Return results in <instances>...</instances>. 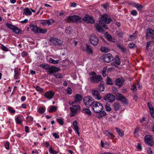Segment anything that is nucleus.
Masks as SVG:
<instances>
[{
    "instance_id": "44",
    "label": "nucleus",
    "mask_w": 154,
    "mask_h": 154,
    "mask_svg": "<svg viewBox=\"0 0 154 154\" xmlns=\"http://www.w3.org/2000/svg\"><path fill=\"white\" fill-rule=\"evenodd\" d=\"M150 112L151 115V116L154 118V109H153L150 110ZM152 131L154 132V126L152 127Z\"/></svg>"
},
{
    "instance_id": "26",
    "label": "nucleus",
    "mask_w": 154,
    "mask_h": 154,
    "mask_svg": "<svg viewBox=\"0 0 154 154\" xmlns=\"http://www.w3.org/2000/svg\"><path fill=\"white\" fill-rule=\"evenodd\" d=\"M113 108L114 109L115 111L119 110L120 107V104L118 102H115L113 104Z\"/></svg>"
},
{
    "instance_id": "62",
    "label": "nucleus",
    "mask_w": 154,
    "mask_h": 154,
    "mask_svg": "<svg viewBox=\"0 0 154 154\" xmlns=\"http://www.w3.org/2000/svg\"><path fill=\"white\" fill-rule=\"evenodd\" d=\"M100 25H101L103 27H104L106 29H108V28L107 27V26L105 25V23H100Z\"/></svg>"
},
{
    "instance_id": "14",
    "label": "nucleus",
    "mask_w": 154,
    "mask_h": 154,
    "mask_svg": "<svg viewBox=\"0 0 154 154\" xmlns=\"http://www.w3.org/2000/svg\"><path fill=\"white\" fill-rule=\"evenodd\" d=\"M125 80L123 77L117 78L115 81V83L116 85L118 86L119 88L123 86Z\"/></svg>"
},
{
    "instance_id": "9",
    "label": "nucleus",
    "mask_w": 154,
    "mask_h": 154,
    "mask_svg": "<svg viewBox=\"0 0 154 154\" xmlns=\"http://www.w3.org/2000/svg\"><path fill=\"white\" fill-rule=\"evenodd\" d=\"M6 26L9 29H11L13 31L17 34L21 33V30L17 27L9 23L6 24Z\"/></svg>"
},
{
    "instance_id": "23",
    "label": "nucleus",
    "mask_w": 154,
    "mask_h": 154,
    "mask_svg": "<svg viewBox=\"0 0 154 154\" xmlns=\"http://www.w3.org/2000/svg\"><path fill=\"white\" fill-rule=\"evenodd\" d=\"M105 35L106 39L109 41L112 42H115V39L113 38L112 36L110 35L107 32L105 33Z\"/></svg>"
},
{
    "instance_id": "36",
    "label": "nucleus",
    "mask_w": 154,
    "mask_h": 154,
    "mask_svg": "<svg viewBox=\"0 0 154 154\" xmlns=\"http://www.w3.org/2000/svg\"><path fill=\"white\" fill-rule=\"evenodd\" d=\"M105 108L107 112H110L111 111L112 109L110 107V105L107 103H106L105 105Z\"/></svg>"
},
{
    "instance_id": "50",
    "label": "nucleus",
    "mask_w": 154,
    "mask_h": 154,
    "mask_svg": "<svg viewBox=\"0 0 154 154\" xmlns=\"http://www.w3.org/2000/svg\"><path fill=\"white\" fill-rule=\"evenodd\" d=\"M8 111L11 113H14L15 112V111L11 107H8Z\"/></svg>"
},
{
    "instance_id": "29",
    "label": "nucleus",
    "mask_w": 154,
    "mask_h": 154,
    "mask_svg": "<svg viewBox=\"0 0 154 154\" xmlns=\"http://www.w3.org/2000/svg\"><path fill=\"white\" fill-rule=\"evenodd\" d=\"M114 62V63L113 64L114 65H115V64L118 65H119L120 64L121 62L120 61V59L119 57H117L115 58Z\"/></svg>"
},
{
    "instance_id": "49",
    "label": "nucleus",
    "mask_w": 154,
    "mask_h": 154,
    "mask_svg": "<svg viewBox=\"0 0 154 154\" xmlns=\"http://www.w3.org/2000/svg\"><path fill=\"white\" fill-rule=\"evenodd\" d=\"M4 145L5 148L8 149L9 148V143L8 142L5 141L4 142Z\"/></svg>"
},
{
    "instance_id": "21",
    "label": "nucleus",
    "mask_w": 154,
    "mask_h": 154,
    "mask_svg": "<svg viewBox=\"0 0 154 154\" xmlns=\"http://www.w3.org/2000/svg\"><path fill=\"white\" fill-rule=\"evenodd\" d=\"M30 8H25L23 11V14L26 16L30 15L32 14Z\"/></svg>"
},
{
    "instance_id": "11",
    "label": "nucleus",
    "mask_w": 154,
    "mask_h": 154,
    "mask_svg": "<svg viewBox=\"0 0 154 154\" xmlns=\"http://www.w3.org/2000/svg\"><path fill=\"white\" fill-rule=\"evenodd\" d=\"M68 20H71L74 23H79L81 22V18L79 16L74 15L73 16H69L68 18Z\"/></svg>"
},
{
    "instance_id": "27",
    "label": "nucleus",
    "mask_w": 154,
    "mask_h": 154,
    "mask_svg": "<svg viewBox=\"0 0 154 154\" xmlns=\"http://www.w3.org/2000/svg\"><path fill=\"white\" fill-rule=\"evenodd\" d=\"M86 51H87V52L88 54H93V51L90 45L86 44Z\"/></svg>"
},
{
    "instance_id": "4",
    "label": "nucleus",
    "mask_w": 154,
    "mask_h": 154,
    "mask_svg": "<svg viewBox=\"0 0 154 154\" xmlns=\"http://www.w3.org/2000/svg\"><path fill=\"white\" fill-rule=\"evenodd\" d=\"M112 20L110 17L105 14H103L101 17V19L99 21V23H104L109 24Z\"/></svg>"
},
{
    "instance_id": "43",
    "label": "nucleus",
    "mask_w": 154,
    "mask_h": 154,
    "mask_svg": "<svg viewBox=\"0 0 154 154\" xmlns=\"http://www.w3.org/2000/svg\"><path fill=\"white\" fill-rule=\"evenodd\" d=\"M57 121L59 123L60 125H63V124L64 122L62 118L57 119Z\"/></svg>"
},
{
    "instance_id": "13",
    "label": "nucleus",
    "mask_w": 154,
    "mask_h": 154,
    "mask_svg": "<svg viewBox=\"0 0 154 154\" xmlns=\"http://www.w3.org/2000/svg\"><path fill=\"white\" fill-rule=\"evenodd\" d=\"M91 92L92 96L95 99L97 100H100L101 99V96L98 90H93L91 91Z\"/></svg>"
},
{
    "instance_id": "32",
    "label": "nucleus",
    "mask_w": 154,
    "mask_h": 154,
    "mask_svg": "<svg viewBox=\"0 0 154 154\" xmlns=\"http://www.w3.org/2000/svg\"><path fill=\"white\" fill-rule=\"evenodd\" d=\"M57 109V107L54 106H50L48 112L50 113H51L55 111Z\"/></svg>"
},
{
    "instance_id": "59",
    "label": "nucleus",
    "mask_w": 154,
    "mask_h": 154,
    "mask_svg": "<svg viewBox=\"0 0 154 154\" xmlns=\"http://www.w3.org/2000/svg\"><path fill=\"white\" fill-rule=\"evenodd\" d=\"M53 135L54 137L55 138H59V135L57 133H54L53 134Z\"/></svg>"
},
{
    "instance_id": "28",
    "label": "nucleus",
    "mask_w": 154,
    "mask_h": 154,
    "mask_svg": "<svg viewBox=\"0 0 154 154\" xmlns=\"http://www.w3.org/2000/svg\"><path fill=\"white\" fill-rule=\"evenodd\" d=\"M82 112L85 114L88 115L89 116H91L92 114L91 112L89 109L88 108L83 109L82 110Z\"/></svg>"
},
{
    "instance_id": "63",
    "label": "nucleus",
    "mask_w": 154,
    "mask_h": 154,
    "mask_svg": "<svg viewBox=\"0 0 154 154\" xmlns=\"http://www.w3.org/2000/svg\"><path fill=\"white\" fill-rule=\"evenodd\" d=\"M147 152L148 154H152V152L150 148H148L147 149Z\"/></svg>"
},
{
    "instance_id": "20",
    "label": "nucleus",
    "mask_w": 154,
    "mask_h": 154,
    "mask_svg": "<svg viewBox=\"0 0 154 154\" xmlns=\"http://www.w3.org/2000/svg\"><path fill=\"white\" fill-rule=\"evenodd\" d=\"M154 32V30L150 28L147 29L146 30V38L147 39Z\"/></svg>"
},
{
    "instance_id": "22",
    "label": "nucleus",
    "mask_w": 154,
    "mask_h": 154,
    "mask_svg": "<svg viewBox=\"0 0 154 154\" xmlns=\"http://www.w3.org/2000/svg\"><path fill=\"white\" fill-rule=\"evenodd\" d=\"M82 99V97L81 94H76L75 98V101L74 102H73L72 103H77L79 102H80Z\"/></svg>"
},
{
    "instance_id": "61",
    "label": "nucleus",
    "mask_w": 154,
    "mask_h": 154,
    "mask_svg": "<svg viewBox=\"0 0 154 154\" xmlns=\"http://www.w3.org/2000/svg\"><path fill=\"white\" fill-rule=\"evenodd\" d=\"M147 106L149 108L150 110L153 109V108L152 107V105L149 102L148 103Z\"/></svg>"
},
{
    "instance_id": "52",
    "label": "nucleus",
    "mask_w": 154,
    "mask_h": 154,
    "mask_svg": "<svg viewBox=\"0 0 154 154\" xmlns=\"http://www.w3.org/2000/svg\"><path fill=\"white\" fill-rule=\"evenodd\" d=\"M136 46V45L135 44L131 42L128 45V46L130 48H134Z\"/></svg>"
},
{
    "instance_id": "12",
    "label": "nucleus",
    "mask_w": 154,
    "mask_h": 154,
    "mask_svg": "<svg viewBox=\"0 0 154 154\" xmlns=\"http://www.w3.org/2000/svg\"><path fill=\"white\" fill-rule=\"evenodd\" d=\"M115 97L112 94H109L104 97L103 99L105 101H108L110 103H112L114 101Z\"/></svg>"
},
{
    "instance_id": "31",
    "label": "nucleus",
    "mask_w": 154,
    "mask_h": 154,
    "mask_svg": "<svg viewBox=\"0 0 154 154\" xmlns=\"http://www.w3.org/2000/svg\"><path fill=\"white\" fill-rule=\"evenodd\" d=\"M100 50L103 52L107 53L109 52L110 50L108 48L101 46L100 48Z\"/></svg>"
},
{
    "instance_id": "34",
    "label": "nucleus",
    "mask_w": 154,
    "mask_h": 154,
    "mask_svg": "<svg viewBox=\"0 0 154 154\" xmlns=\"http://www.w3.org/2000/svg\"><path fill=\"white\" fill-rule=\"evenodd\" d=\"M59 61L60 60H54L51 58H50L49 60V62L50 63H51L54 64L58 63Z\"/></svg>"
},
{
    "instance_id": "10",
    "label": "nucleus",
    "mask_w": 154,
    "mask_h": 154,
    "mask_svg": "<svg viewBox=\"0 0 154 154\" xmlns=\"http://www.w3.org/2000/svg\"><path fill=\"white\" fill-rule=\"evenodd\" d=\"M90 42L91 44L94 46L97 45L99 42L98 39L97 37L94 35H91L90 37Z\"/></svg>"
},
{
    "instance_id": "57",
    "label": "nucleus",
    "mask_w": 154,
    "mask_h": 154,
    "mask_svg": "<svg viewBox=\"0 0 154 154\" xmlns=\"http://www.w3.org/2000/svg\"><path fill=\"white\" fill-rule=\"evenodd\" d=\"M131 89L133 91H135L137 90V88L134 85H133L131 86Z\"/></svg>"
},
{
    "instance_id": "40",
    "label": "nucleus",
    "mask_w": 154,
    "mask_h": 154,
    "mask_svg": "<svg viewBox=\"0 0 154 154\" xmlns=\"http://www.w3.org/2000/svg\"><path fill=\"white\" fill-rule=\"evenodd\" d=\"M49 152L51 154H57L58 152L55 150H54L51 147H50L49 149Z\"/></svg>"
},
{
    "instance_id": "25",
    "label": "nucleus",
    "mask_w": 154,
    "mask_h": 154,
    "mask_svg": "<svg viewBox=\"0 0 154 154\" xmlns=\"http://www.w3.org/2000/svg\"><path fill=\"white\" fill-rule=\"evenodd\" d=\"M94 25L95 27L96 28L97 30L99 32H103L104 30L100 24L98 23H95Z\"/></svg>"
},
{
    "instance_id": "48",
    "label": "nucleus",
    "mask_w": 154,
    "mask_h": 154,
    "mask_svg": "<svg viewBox=\"0 0 154 154\" xmlns=\"http://www.w3.org/2000/svg\"><path fill=\"white\" fill-rule=\"evenodd\" d=\"M129 37L130 39V40L133 41L136 38V36L134 35V34H133V35H130Z\"/></svg>"
},
{
    "instance_id": "46",
    "label": "nucleus",
    "mask_w": 154,
    "mask_h": 154,
    "mask_svg": "<svg viewBox=\"0 0 154 154\" xmlns=\"http://www.w3.org/2000/svg\"><path fill=\"white\" fill-rule=\"evenodd\" d=\"M106 83L107 84L110 85H112V80L109 77L107 78L106 80Z\"/></svg>"
},
{
    "instance_id": "51",
    "label": "nucleus",
    "mask_w": 154,
    "mask_h": 154,
    "mask_svg": "<svg viewBox=\"0 0 154 154\" xmlns=\"http://www.w3.org/2000/svg\"><path fill=\"white\" fill-rule=\"evenodd\" d=\"M1 48L4 51H8V48L5 47L4 45H1Z\"/></svg>"
},
{
    "instance_id": "16",
    "label": "nucleus",
    "mask_w": 154,
    "mask_h": 154,
    "mask_svg": "<svg viewBox=\"0 0 154 154\" xmlns=\"http://www.w3.org/2000/svg\"><path fill=\"white\" fill-rule=\"evenodd\" d=\"M102 79V78L101 76H92L90 79V81L91 82L95 83H97L101 81Z\"/></svg>"
},
{
    "instance_id": "41",
    "label": "nucleus",
    "mask_w": 154,
    "mask_h": 154,
    "mask_svg": "<svg viewBox=\"0 0 154 154\" xmlns=\"http://www.w3.org/2000/svg\"><path fill=\"white\" fill-rule=\"evenodd\" d=\"M45 111V109L43 107H40L38 109V112L41 113H43Z\"/></svg>"
},
{
    "instance_id": "42",
    "label": "nucleus",
    "mask_w": 154,
    "mask_h": 154,
    "mask_svg": "<svg viewBox=\"0 0 154 154\" xmlns=\"http://www.w3.org/2000/svg\"><path fill=\"white\" fill-rule=\"evenodd\" d=\"M98 89L101 91H103L105 89V87L104 85L102 84L100 85Z\"/></svg>"
},
{
    "instance_id": "15",
    "label": "nucleus",
    "mask_w": 154,
    "mask_h": 154,
    "mask_svg": "<svg viewBox=\"0 0 154 154\" xmlns=\"http://www.w3.org/2000/svg\"><path fill=\"white\" fill-rule=\"evenodd\" d=\"M145 143L148 145L152 146L153 145V140L151 136L149 135H146L145 137Z\"/></svg>"
},
{
    "instance_id": "24",
    "label": "nucleus",
    "mask_w": 154,
    "mask_h": 154,
    "mask_svg": "<svg viewBox=\"0 0 154 154\" xmlns=\"http://www.w3.org/2000/svg\"><path fill=\"white\" fill-rule=\"evenodd\" d=\"M73 128L75 131L79 135V133L78 130V126L77 122L76 121H75L73 123Z\"/></svg>"
},
{
    "instance_id": "38",
    "label": "nucleus",
    "mask_w": 154,
    "mask_h": 154,
    "mask_svg": "<svg viewBox=\"0 0 154 154\" xmlns=\"http://www.w3.org/2000/svg\"><path fill=\"white\" fill-rule=\"evenodd\" d=\"M14 78L15 79H17L18 78V76L20 75L19 72L17 70H14Z\"/></svg>"
},
{
    "instance_id": "7",
    "label": "nucleus",
    "mask_w": 154,
    "mask_h": 154,
    "mask_svg": "<svg viewBox=\"0 0 154 154\" xmlns=\"http://www.w3.org/2000/svg\"><path fill=\"white\" fill-rule=\"evenodd\" d=\"M114 58L112 55L110 53L104 54L102 56V60L104 62L107 63L110 62Z\"/></svg>"
},
{
    "instance_id": "37",
    "label": "nucleus",
    "mask_w": 154,
    "mask_h": 154,
    "mask_svg": "<svg viewBox=\"0 0 154 154\" xmlns=\"http://www.w3.org/2000/svg\"><path fill=\"white\" fill-rule=\"evenodd\" d=\"M16 121L17 123L18 124H20L22 123V119L21 116H18L16 119Z\"/></svg>"
},
{
    "instance_id": "58",
    "label": "nucleus",
    "mask_w": 154,
    "mask_h": 154,
    "mask_svg": "<svg viewBox=\"0 0 154 154\" xmlns=\"http://www.w3.org/2000/svg\"><path fill=\"white\" fill-rule=\"evenodd\" d=\"M106 69L104 68L102 72V74L103 77H105L106 75Z\"/></svg>"
},
{
    "instance_id": "45",
    "label": "nucleus",
    "mask_w": 154,
    "mask_h": 154,
    "mask_svg": "<svg viewBox=\"0 0 154 154\" xmlns=\"http://www.w3.org/2000/svg\"><path fill=\"white\" fill-rule=\"evenodd\" d=\"M118 47L121 50V51L124 52H125L126 51V49L125 47H123L120 45H118Z\"/></svg>"
},
{
    "instance_id": "39",
    "label": "nucleus",
    "mask_w": 154,
    "mask_h": 154,
    "mask_svg": "<svg viewBox=\"0 0 154 154\" xmlns=\"http://www.w3.org/2000/svg\"><path fill=\"white\" fill-rule=\"evenodd\" d=\"M35 88L37 91L39 92L40 93H42L43 91V88H40L38 86H36Z\"/></svg>"
},
{
    "instance_id": "54",
    "label": "nucleus",
    "mask_w": 154,
    "mask_h": 154,
    "mask_svg": "<svg viewBox=\"0 0 154 154\" xmlns=\"http://www.w3.org/2000/svg\"><path fill=\"white\" fill-rule=\"evenodd\" d=\"M47 32V30L46 29H42L40 28L39 33H45Z\"/></svg>"
},
{
    "instance_id": "3",
    "label": "nucleus",
    "mask_w": 154,
    "mask_h": 154,
    "mask_svg": "<svg viewBox=\"0 0 154 154\" xmlns=\"http://www.w3.org/2000/svg\"><path fill=\"white\" fill-rule=\"evenodd\" d=\"M93 98L91 97H86L84 98L83 102L85 106L88 107L92 105L94 102Z\"/></svg>"
},
{
    "instance_id": "5",
    "label": "nucleus",
    "mask_w": 154,
    "mask_h": 154,
    "mask_svg": "<svg viewBox=\"0 0 154 154\" xmlns=\"http://www.w3.org/2000/svg\"><path fill=\"white\" fill-rule=\"evenodd\" d=\"M117 99L120 101L123 104L125 105L128 104V100L126 98L120 93H117L115 94Z\"/></svg>"
},
{
    "instance_id": "64",
    "label": "nucleus",
    "mask_w": 154,
    "mask_h": 154,
    "mask_svg": "<svg viewBox=\"0 0 154 154\" xmlns=\"http://www.w3.org/2000/svg\"><path fill=\"white\" fill-rule=\"evenodd\" d=\"M137 149H139L140 150H141L142 149V146L139 143H138L137 144Z\"/></svg>"
},
{
    "instance_id": "53",
    "label": "nucleus",
    "mask_w": 154,
    "mask_h": 154,
    "mask_svg": "<svg viewBox=\"0 0 154 154\" xmlns=\"http://www.w3.org/2000/svg\"><path fill=\"white\" fill-rule=\"evenodd\" d=\"M72 89L68 87L67 89L66 93L68 94H71L72 93Z\"/></svg>"
},
{
    "instance_id": "56",
    "label": "nucleus",
    "mask_w": 154,
    "mask_h": 154,
    "mask_svg": "<svg viewBox=\"0 0 154 154\" xmlns=\"http://www.w3.org/2000/svg\"><path fill=\"white\" fill-rule=\"evenodd\" d=\"M21 55L22 57H26L27 56V53L25 51H23L22 52L21 54Z\"/></svg>"
},
{
    "instance_id": "55",
    "label": "nucleus",
    "mask_w": 154,
    "mask_h": 154,
    "mask_svg": "<svg viewBox=\"0 0 154 154\" xmlns=\"http://www.w3.org/2000/svg\"><path fill=\"white\" fill-rule=\"evenodd\" d=\"M131 14L133 16H136L137 14V11L135 10H133L131 11Z\"/></svg>"
},
{
    "instance_id": "35",
    "label": "nucleus",
    "mask_w": 154,
    "mask_h": 154,
    "mask_svg": "<svg viewBox=\"0 0 154 154\" xmlns=\"http://www.w3.org/2000/svg\"><path fill=\"white\" fill-rule=\"evenodd\" d=\"M116 129L120 136L122 137L124 135V132L121 129H120L118 128H116Z\"/></svg>"
},
{
    "instance_id": "2",
    "label": "nucleus",
    "mask_w": 154,
    "mask_h": 154,
    "mask_svg": "<svg viewBox=\"0 0 154 154\" xmlns=\"http://www.w3.org/2000/svg\"><path fill=\"white\" fill-rule=\"evenodd\" d=\"M93 111L96 113L100 112L103 109V107L101 103L98 101H95L92 106Z\"/></svg>"
},
{
    "instance_id": "6",
    "label": "nucleus",
    "mask_w": 154,
    "mask_h": 154,
    "mask_svg": "<svg viewBox=\"0 0 154 154\" xmlns=\"http://www.w3.org/2000/svg\"><path fill=\"white\" fill-rule=\"evenodd\" d=\"M73 107H70L69 109L71 110L70 116H73L77 113L79 110H80V106L79 105H75L74 103H72Z\"/></svg>"
},
{
    "instance_id": "30",
    "label": "nucleus",
    "mask_w": 154,
    "mask_h": 154,
    "mask_svg": "<svg viewBox=\"0 0 154 154\" xmlns=\"http://www.w3.org/2000/svg\"><path fill=\"white\" fill-rule=\"evenodd\" d=\"M41 24H42L43 26H45L47 24L48 25H50V21L49 20H44L42 22H41Z\"/></svg>"
},
{
    "instance_id": "60",
    "label": "nucleus",
    "mask_w": 154,
    "mask_h": 154,
    "mask_svg": "<svg viewBox=\"0 0 154 154\" xmlns=\"http://www.w3.org/2000/svg\"><path fill=\"white\" fill-rule=\"evenodd\" d=\"M54 75L57 78L60 79L62 78L61 75L60 73H58L57 75L54 74Z\"/></svg>"
},
{
    "instance_id": "18",
    "label": "nucleus",
    "mask_w": 154,
    "mask_h": 154,
    "mask_svg": "<svg viewBox=\"0 0 154 154\" xmlns=\"http://www.w3.org/2000/svg\"><path fill=\"white\" fill-rule=\"evenodd\" d=\"M83 20L84 21H86L88 23H94V21L93 17H92L89 16L87 14L83 18Z\"/></svg>"
},
{
    "instance_id": "47",
    "label": "nucleus",
    "mask_w": 154,
    "mask_h": 154,
    "mask_svg": "<svg viewBox=\"0 0 154 154\" xmlns=\"http://www.w3.org/2000/svg\"><path fill=\"white\" fill-rule=\"evenodd\" d=\"M99 113H100L99 115L100 116V117H102L105 116L106 114V112L104 111H102Z\"/></svg>"
},
{
    "instance_id": "1",
    "label": "nucleus",
    "mask_w": 154,
    "mask_h": 154,
    "mask_svg": "<svg viewBox=\"0 0 154 154\" xmlns=\"http://www.w3.org/2000/svg\"><path fill=\"white\" fill-rule=\"evenodd\" d=\"M39 66L46 70H48L47 72L50 74H52L53 73L58 72L60 70V69L54 66L50 67L48 64H40Z\"/></svg>"
},
{
    "instance_id": "19",
    "label": "nucleus",
    "mask_w": 154,
    "mask_h": 154,
    "mask_svg": "<svg viewBox=\"0 0 154 154\" xmlns=\"http://www.w3.org/2000/svg\"><path fill=\"white\" fill-rule=\"evenodd\" d=\"M104 133L106 136H108L109 138L112 139L115 136L113 134L112 131L109 130H106L104 131Z\"/></svg>"
},
{
    "instance_id": "33",
    "label": "nucleus",
    "mask_w": 154,
    "mask_h": 154,
    "mask_svg": "<svg viewBox=\"0 0 154 154\" xmlns=\"http://www.w3.org/2000/svg\"><path fill=\"white\" fill-rule=\"evenodd\" d=\"M31 30L33 32L35 33H39V30H40V28L35 26Z\"/></svg>"
},
{
    "instance_id": "17",
    "label": "nucleus",
    "mask_w": 154,
    "mask_h": 154,
    "mask_svg": "<svg viewBox=\"0 0 154 154\" xmlns=\"http://www.w3.org/2000/svg\"><path fill=\"white\" fill-rule=\"evenodd\" d=\"M54 94V92L52 91H49L45 93L44 96L48 100H50L53 98Z\"/></svg>"
},
{
    "instance_id": "8",
    "label": "nucleus",
    "mask_w": 154,
    "mask_h": 154,
    "mask_svg": "<svg viewBox=\"0 0 154 154\" xmlns=\"http://www.w3.org/2000/svg\"><path fill=\"white\" fill-rule=\"evenodd\" d=\"M50 41L53 45L57 46H60L63 44L62 41L60 39L54 37H51L50 39Z\"/></svg>"
}]
</instances>
